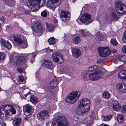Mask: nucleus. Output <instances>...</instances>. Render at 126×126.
<instances>
[{
    "instance_id": "nucleus-1",
    "label": "nucleus",
    "mask_w": 126,
    "mask_h": 126,
    "mask_svg": "<svg viewBox=\"0 0 126 126\" xmlns=\"http://www.w3.org/2000/svg\"><path fill=\"white\" fill-rule=\"evenodd\" d=\"M0 118L1 119L5 117L6 120L11 121L13 119L11 114H15L16 113L15 109L11 106L6 105L2 107L0 109Z\"/></svg>"
},
{
    "instance_id": "nucleus-2",
    "label": "nucleus",
    "mask_w": 126,
    "mask_h": 126,
    "mask_svg": "<svg viewBox=\"0 0 126 126\" xmlns=\"http://www.w3.org/2000/svg\"><path fill=\"white\" fill-rule=\"evenodd\" d=\"M79 102L76 110V113L79 115L88 113L90 107V100L87 98H82L79 101Z\"/></svg>"
},
{
    "instance_id": "nucleus-3",
    "label": "nucleus",
    "mask_w": 126,
    "mask_h": 126,
    "mask_svg": "<svg viewBox=\"0 0 126 126\" xmlns=\"http://www.w3.org/2000/svg\"><path fill=\"white\" fill-rule=\"evenodd\" d=\"M53 126H70L64 116H60L55 118L53 120Z\"/></svg>"
},
{
    "instance_id": "nucleus-4",
    "label": "nucleus",
    "mask_w": 126,
    "mask_h": 126,
    "mask_svg": "<svg viewBox=\"0 0 126 126\" xmlns=\"http://www.w3.org/2000/svg\"><path fill=\"white\" fill-rule=\"evenodd\" d=\"M79 97L78 92H74L70 93L65 98V101L67 103L73 104L77 101Z\"/></svg>"
},
{
    "instance_id": "nucleus-5",
    "label": "nucleus",
    "mask_w": 126,
    "mask_h": 126,
    "mask_svg": "<svg viewBox=\"0 0 126 126\" xmlns=\"http://www.w3.org/2000/svg\"><path fill=\"white\" fill-rule=\"evenodd\" d=\"M106 71L104 68L102 67L99 70L96 71L94 73L91 74L88 76L91 80H96L100 78V76L98 75L103 74L106 72Z\"/></svg>"
},
{
    "instance_id": "nucleus-6",
    "label": "nucleus",
    "mask_w": 126,
    "mask_h": 126,
    "mask_svg": "<svg viewBox=\"0 0 126 126\" xmlns=\"http://www.w3.org/2000/svg\"><path fill=\"white\" fill-rule=\"evenodd\" d=\"M115 6L116 11L119 14H124L126 13V6L122 4L121 1H118L115 2Z\"/></svg>"
},
{
    "instance_id": "nucleus-7",
    "label": "nucleus",
    "mask_w": 126,
    "mask_h": 126,
    "mask_svg": "<svg viewBox=\"0 0 126 126\" xmlns=\"http://www.w3.org/2000/svg\"><path fill=\"white\" fill-rule=\"evenodd\" d=\"M41 0H28L27 5L30 6L32 11H36L39 9V5Z\"/></svg>"
},
{
    "instance_id": "nucleus-8",
    "label": "nucleus",
    "mask_w": 126,
    "mask_h": 126,
    "mask_svg": "<svg viewBox=\"0 0 126 126\" xmlns=\"http://www.w3.org/2000/svg\"><path fill=\"white\" fill-rule=\"evenodd\" d=\"M53 60L54 62L59 63H63L64 61L62 55L59 52H55L52 54Z\"/></svg>"
},
{
    "instance_id": "nucleus-9",
    "label": "nucleus",
    "mask_w": 126,
    "mask_h": 126,
    "mask_svg": "<svg viewBox=\"0 0 126 126\" xmlns=\"http://www.w3.org/2000/svg\"><path fill=\"white\" fill-rule=\"evenodd\" d=\"M118 17L115 14L112 13L110 14H107L105 15L104 20L106 22L108 23H111L115 20H117Z\"/></svg>"
},
{
    "instance_id": "nucleus-10",
    "label": "nucleus",
    "mask_w": 126,
    "mask_h": 126,
    "mask_svg": "<svg viewBox=\"0 0 126 126\" xmlns=\"http://www.w3.org/2000/svg\"><path fill=\"white\" fill-rule=\"evenodd\" d=\"M91 15L85 13L81 16L80 20L85 24H88L92 22L93 20L91 19Z\"/></svg>"
},
{
    "instance_id": "nucleus-11",
    "label": "nucleus",
    "mask_w": 126,
    "mask_h": 126,
    "mask_svg": "<svg viewBox=\"0 0 126 126\" xmlns=\"http://www.w3.org/2000/svg\"><path fill=\"white\" fill-rule=\"evenodd\" d=\"M98 50L99 55L102 57H106L110 53V52L108 47H99Z\"/></svg>"
},
{
    "instance_id": "nucleus-12",
    "label": "nucleus",
    "mask_w": 126,
    "mask_h": 126,
    "mask_svg": "<svg viewBox=\"0 0 126 126\" xmlns=\"http://www.w3.org/2000/svg\"><path fill=\"white\" fill-rule=\"evenodd\" d=\"M10 61L11 63L15 65H21L24 63L23 60L22 59V57L17 56L13 59L10 58Z\"/></svg>"
},
{
    "instance_id": "nucleus-13",
    "label": "nucleus",
    "mask_w": 126,
    "mask_h": 126,
    "mask_svg": "<svg viewBox=\"0 0 126 126\" xmlns=\"http://www.w3.org/2000/svg\"><path fill=\"white\" fill-rule=\"evenodd\" d=\"M70 15L68 11L62 10L61 12L60 18L63 21H68L70 18Z\"/></svg>"
},
{
    "instance_id": "nucleus-14",
    "label": "nucleus",
    "mask_w": 126,
    "mask_h": 126,
    "mask_svg": "<svg viewBox=\"0 0 126 126\" xmlns=\"http://www.w3.org/2000/svg\"><path fill=\"white\" fill-rule=\"evenodd\" d=\"M60 4V0H48L47 5L49 7L54 8L58 7Z\"/></svg>"
},
{
    "instance_id": "nucleus-15",
    "label": "nucleus",
    "mask_w": 126,
    "mask_h": 126,
    "mask_svg": "<svg viewBox=\"0 0 126 126\" xmlns=\"http://www.w3.org/2000/svg\"><path fill=\"white\" fill-rule=\"evenodd\" d=\"M33 29L34 31L39 34L40 35L43 32V29L42 26L39 23H35L33 26Z\"/></svg>"
},
{
    "instance_id": "nucleus-16",
    "label": "nucleus",
    "mask_w": 126,
    "mask_h": 126,
    "mask_svg": "<svg viewBox=\"0 0 126 126\" xmlns=\"http://www.w3.org/2000/svg\"><path fill=\"white\" fill-rule=\"evenodd\" d=\"M48 115L47 110H42L37 114L38 119L41 121L45 120L46 118H47Z\"/></svg>"
},
{
    "instance_id": "nucleus-17",
    "label": "nucleus",
    "mask_w": 126,
    "mask_h": 126,
    "mask_svg": "<svg viewBox=\"0 0 126 126\" xmlns=\"http://www.w3.org/2000/svg\"><path fill=\"white\" fill-rule=\"evenodd\" d=\"M24 108V113L26 116L30 115L34 111L33 108L29 104L26 105Z\"/></svg>"
},
{
    "instance_id": "nucleus-18",
    "label": "nucleus",
    "mask_w": 126,
    "mask_h": 126,
    "mask_svg": "<svg viewBox=\"0 0 126 126\" xmlns=\"http://www.w3.org/2000/svg\"><path fill=\"white\" fill-rule=\"evenodd\" d=\"M41 62L42 65L47 68L51 69L53 68L52 63L49 60H42L41 61Z\"/></svg>"
},
{
    "instance_id": "nucleus-19",
    "label": "nucleus",
    "mask_w": 126,
    "mask_h": 126,
    "mask_svg": "<svg viewBox=\"0 0 126 126\" xmlns=\"http://www.w3.org/2000/svg\"><path fill=\"white\" fill-rule=\"evenodd\" d=\"M117 89L122 93L126 92V84L119 83L117 84L116 86Z\"/></svg>"
},
{
    "instance_id": "nucleus-20",
    "label": "nucleus",
    "mask_w": 126,
    "mask_h": 126,
    "mask_svg": "<svg viewBox=\"0 0 126 126\" xmlns=\"http://www.w3.org/2000/svg\"><path fill=\"white\" fill-rule=\"evenodd\" d=\"M72 52L73 55L76 58L79 57L81 55L80 51L79 49L77 48H72Z\"/></svg>"
},
{
    "instance_id": "nucleus-21",
    "label": "nucleus",
    "mask_w": 126,
    "mask_h": 126,
    "mask_svg": "<svg viewBox=\"0 0 126 126\" xmlns=\"http://www.w3.org/2000/svg\"><path fill=\"white\" fill-rule=\"evenodd\" d=\"M10 38L12 41H15L17 44V45L22 40L19 36L15 34L12 35Z\"/></svg>"
},
{
    "instance_id": "nucleus-22",
    "label": "nucleus",
    "mask_w": 126,
    "mask_h": 126,
    "mask_svg": "<svg viewBox=\"0 0 126 126\" xmlns=\"http://www.w3.org/2000/svg\"><path fill=\"white\" fill-rule=\"evenodd\" d=\"M0 43L5 47L7 48L9 50L12 47V46L10 43L7 41H5L3 39H1Z\"/></svg>"
},
{
    "instance_id": "nucleus-23",
    "label": "nucleus",
    "mask_w": 126,
    "mask_h": 126,
    "mask_svg": "<svg viewBox=\"0 0 126 126\" xmlns=\"http://www.w3.org/2000/svg\"><path fill=\"white\" fill-rule=\"evenodd\" d=\"M118 78L122 80L126 79V70H122L118 74Z\"/></svg>"
},
{
    "instance_id": "nucleus-24",
    "label": "nucleus",
    "mask_w": 126,
    "mask_h": 126,
    "mask_svg": "<svg viewBox=\"0 0 126 126\" xmlns=\"http://www.w3.org/2000/svg\"><path fill=\"white\" fill-rule=\"evenodd\" d=\"M94 120V118L90 116L87 117L85 120L84 122L87 126H90L92 124V122Z\"/></svg>"
},
{
    "instance_id": "nucleus-25",
    "label": "nucleus",
    "mask_w": 126,
    "mask_h": 126,
    "mask_svg": "<svg viewBox=\"0 0 126 126\" xmlns=\"http://www.w3.org/2000/svg\"><path fill=\"white\" fill-rule=\"evenodd\" d=\"M121 105L120 104L117 102H115L113 104V107L114 110L115 111H119L121 109Z\"/></svg>"
},
{
    "instance_id": "nucleus-26",
    "label": "nucleus",
    "mask_w": 126,
    "mask_h": 126,
    "mask_svg": "<svg viewBox=\"0 0 126 126\" xmlns=\"http://www.w3.org/2000/svg\"><path fill=\"white\" fill-rule=\"evenodd\" d=\"M36 55V53H30L26 55H23L22 57V59L23 60L24 62V60H27L28 58H29L31 57V56H34Z\"/></svg>"
},
{
    "instance_id": "nucleus-27",
    "label": "nucleus",
    "mask_w": 126,
    "mask_h": 126,
    "mask_svg": "<svg viewBox=\"0 0 126 126\" xmlns=\"http://www.w3.org/2000/svg\"><path fill=\"white\" fill-rule=\"evenodd\" d=\"M59 83L58 79H54L53 81L50 83V85L53 88H55Z\"/></svg>"
},
{
    "instance_id": "nucleus-28",
    "label": "nucleus",
    "mask_w": 126,
    "mask_h": 126,
    "mask_svg": "<svg viewBox=\"0 0 126 126\" xmlns=\"http://www.w3.org/2000/svg\"><path fill=\"white\" fill-rule=\"evenodd\" d=\"M20 47L22 48H25L27 47V41H23L22 40L21 41L18 45Z\"/></svg>"
},
{
    "instance_id": "nucleus-29",
    "label": "nucleus",
    "mask_w": 126,
    "mask_h": 126,
    "mask_svg": "<svg viewBox=\"0 0 126 126\" xmlns=\"http://www.w3.org/2000/svg\"><path fill=\"white\" fill-rule=\"evenodd\" d=\"M21 119L20 118H17L13 121V124L14 126H18L20 125L21 122Z\"/></svg>"
},
{
    "instance_id": "nucleus-30",
    "label": "nucleus",
    "mask_w": 126,
    "mask_h": 126,
    "mask_svg": "<svg viewBox=\"0 0 126 126\" xmlns=\"http://www.w3.org/2000/svg\"><path fill=\"white\" fill-rule=\"evenodd\" d=\"M103 36L101 33L99 32L97 33L95 38L97 41H101L103 39Z\"/></svg>"
},
{
    "instance_id": "nucleus-31",
    "label": "nucleus",
    "mask_w": 126,
    "mask_h": 126,
    "mask_svg": "<svg viewBox=\"0 0 126 126\" xmlns=\"http://www.w3.org/2000/svg\"><path fill=\"white\" fill-rule=\"evenodd\" d=\"M30 100L31 102L34 104L37 103L38 101V100L37 98L33 95L31 96Z\"/></svg>"
},
{
    "instance_id": "nucleus-32",
    "label": "nucleus",
    "mask_w": 126,
    "mask_h": 126,
    "mask_svg": "<svg viewBox=\"0 0 126 126\" xmlns=\"http://www.w3.org/2000/svg\"><path fill=\"white\" fill-rule=\"evenodd\" d=\"M6 4L10 6H14L15 4V0H5Z\"/></svg>"
},
{
    "instance_id": "nucleus-33",
    "label": "nucleus",
    "mask_w": 126,
    "mask_h": 126,
    "mask_svg": "<svg viewBox=\"0 0 126 126\" xmlns=\"http://www.w3.org/2000/svg\"><path fill=\"white\" fill-rule=\"evenodd\" d=\"M124 116L121 114L119 115L117 117V121L119 123L123 122L124 121Z\"/></svg>"
},
{
    "instance_id": "nucleus-34",
    "label": "nucleus",
    "mask_w": 126,
    "mask_h": 126,
    "mask_svg": "<svg viewBox=\"0 0 126 126\" xmlns=\"http://www.w3.org/2000/svg\"><path fill=\"white\" fill-rule=\"evenodd\" d=\"M48 42L50 45H53L56 43V39L52 37L50 38L48 40Z\"/></svg>"
},
{
    "instance_id": "nucleus-35",
    "label": "nucleus",
    "mask_w": 126,
    "mask_h": 126,
    "mask_svg": "<svg viewBox=\"0 0 126 126\" xmlns=\"http://www.w3.org/2000/svg\"><path fill=\"white\" fill-rule=\"evenodd\" d=\"M102 96L105 98L108 99L110 97V94L109 92H106L103 93Z\"/></svg>"
},
{
    "instance_id": "nucleus-36",
    "label": "nucleus",
    "mask_w": 126,
    "mask_h": 126,
    "mask_svg": "<svg viewBox=\"0 0 126 126\" xmlns=\"http://www.w3.org/2000/svg\"><path fill=\"white\" fill-rule=\"evenodd\" d=\"M112 118L111 115H109L106 116H103L102 117V120L105 121H108L110 120Z\"/></svg>"
},
{
    "instance_id": "nucleus-37",
    "label": "nucleus",
    "mask_w": 126,
    "mask_h": 126,
    "mask_svg": "<svg viewBox=\"0 0 126 126\" xmlns=\"http://www.w3.org/2000/svg\"><path fill=\"white\" fill-rule=\"evenodd\" d=\"M118 59L122 62H124L126 61V56L123 55L119 56L118 58Z\"/></svg>"
},
{
    "instance_id": "nucleus-38",
    "label": "nucleus",
    "mask_w": 126,
    "mask_h": 126,
    "mask_svg": "<svg viewBox=\"0 0 126 126\" xmlns=\"http://www.w3.org/2000/svg\"><path fill=\"white\" fill-rule=\"evenodd\" d=\"M101 101V99L100 96L94 99V103L96 105H98L100 104Z\"/></svg>"
},
{
    "instance_id": "nucleus-39",
    "label": "nucleus",
    "mask_w": 126,
    "mask_h": 126,
    "mask_svg": "<svg viewBox=\"0 0 126 126\" xmlns=\"http://www.w3.org/2000/svg\"><path fill=\"white\" fill-rule=\"evenodd\" d=\"M75 38L74 39V42L76 44H78L80 42V40L79 37L78 36H75Z\"/></svg>"
},
{
    "instance_id": "nucleus-40",
    "label": "nucleus",
    "mask_w": 126,
    "mask_h": 126,
    "mask_svg": "<svg viewBox=\"0 0 126 126\" xmlns=\"http://www.w3.org/2000/svg\"><path fill=\"white\" fill-rule=\"evenodd\" d=\"M46 24L47 26V30L50 32H51L53 29V25H48L47 23Z\"/></svg>"
},
{
    "instance_id": "nucleus-41",
    "label": "nucleus",
    "mask_w": 126,
    "mask_h": 126,
    "mask_svg": "<svg viewBox=\"0 0 126 126\" xmlns=\"http://www.w3.org/2000/svg\"><path fill=\"white\" fill-rule=\"evenodd\" d=\"M110 42L111 44L114 46H116L117 45L118 43L115 39H113L111 40Z\"/></svg>"
},
{
    "instance_id": "nucleus-42",
    "label": "nucleus",
    "mask_w": 126,
    "mask_h": 126,
    "mask_svg": "<svg viewBox=\"0 0 126 126\" xmlns=\"http://www.w3.org/2000/svg\"><path fill=\"white\" fill-rule=\"evenodd\" d=\"M5 57V54L3 52L0 53V61L1 60H3Z\"/></svg>"
},
{
    "instance_id": "nucleus-43",
    "label": "nucleus",
    "mask_w": 126,
    "mask_h": 126,
    "mask_svg": "<svg viewBox=\"0 0 126 126\" xmlns=\"http://www.w3.org/2000/svg\"><path fill=\"white\" fill-rule=\"evenodd\" d=\"M80 33L81 35L83 37H85L86 36V34H85V33L84 32V30H80Z\"/></svg>"
},
{
    "instance_id": "nucleus-44",
    "label": "nucleus",
    "mask_w": 126,
    "mask_h": 126,
    "mask_svg": "<svg viewBox=\"0 0 126 126\" xmlns=\"http://www.w3.org/2000/svg\"><path fill=\"white\" fill-rule=\"evenodd\" d=\"M41 15L42 16L46 17L47 16V13L46 10L43 11L41 13Z\"/></svg>"
},
{
    "instance_id": "nucleus-45",
    "label": "nucleus",
    "mask_w": 126,
    "mask_h": 126,
    "mask_svg": "<svg viewBox=\"0 0 126 126\" xmlns=\"http://www.w3.org/2000/svg\"><path fill=\"white\" fill-rule=\"evenodd\" d=\"M124 36L123 41L124 43H126V31H125L123 34Z\"/></svg>"
},
{
    "instance_id": "nucleus-46",
    "label": "nucleus",
    "mask_w": 126,
    "mask_h": 126,
    "mask_svg": "<svg viewBox=\"0 0 126 126\" xmlns=\"http://www.w3.org/2000/svg\"><path fill=\"white\" fill-rule=\"evenodd\" d=\"M17 71L20 73H21L23 72L22 69L20 67H18L17 68Z\"/></svg>"
},
{
    "instance_id": "nucleus-47",
    "label": "nucleus",
    "mask_w": 126,
    "mask_h": 126,
    "mask_svg": "<svg viewBox=\"0 0 126 126\" xmlns=\"http://www.w3.org/2000/svg\"><path fill=\"white\" fill-rule=\"evenodd\" d=\"M36 55H36L34 56H31V57L30 58H29L30 60V61L31 63H33L34 61L35 60L34 59V58L35 57Z\"/></svg>"
},
{
    "instance_id": "nucleus-48",
    "label": "nucleus",
    "mask_w": 126,
    "mask_h": 126,
    "mask_svg": "<svg viewBox=\"0 0 126 126\" xmlns=\"http://www.w3.org/2000/svg\"><path fill=\"white\" fill-rule=\"evenodd\" d=\"M18 78L20 81L21 82H23L24 80V78L22 76H19Z\"/></svg>"
},
{
    "instance_id": "nucleus-49",
    "label": "nucleus",
    "mask_w": 126,
    "mask_h": 126,
    "mask_svg": "<svg viewBox=\"0 0 126 126\" xmlns=\"http://www.w3.org/2000/svg\"><path fill=\"white\" fill-rule=\"evenodd\" d=\"M0 124L1 126H6V124L2 120L0 121Z\"/></svg>"
},
{
    "instance_id": "nucleus-50",
    "label": "nucleus",
    "mask_w": 126,
    "mask_h": 126,
    "mask_svg": "<svg viewBox=\"0 0 126 126\" xmlns=\"http://www.w3.org/2000/svg\"><path fill=\"white\" fill-rule=\"evenodd\" d=\"M24 11L25 13L28 14H29L30 13V11L28 9H24Z\"/></svg>"
},
{
    "instance_id": "nucleus-51",
    "label": "nucleus",
    "mask_w": 126,
    "mask_h": 126,
    "mask_svg": "<svg viewBox=\"0 0 126 126\" xmlns=\"http://www.w3.org/2000/svg\"><path fill=\"white\" fill-rule=\"evenodd\" d=\"M122 51L123 53H126V46H124L122 48Z\"/></svg>"
},
{
    "instance_id": "nucleus-52",
    "label": "nucleus",
    "mask_w": 126,
    "mask_h": 126,
    "mask_svg": "<svg viewBox=\"0 0 126 126\" xmlns=\"http://www.w3.org/2000/svg\"><path fill=\"white\" fill-rule=\"evenodd\" d=\"M53 88L52 87H51L50 85V86L48 87V89L47 90L48 91L50 92H52V89L53 88Z\"/></svg>"
},
{
    "instance_id": "nucleus-53",
    "label": "nucleus",
    "mask_w": 126,
    "mask_h": 126,
    "mask_svg": "<svg viewBox=\"0 0 126 126\" xmlns=\"http://www.w3.org/2000/svg\"><path fill=\"white\" fill-rule=\"evenodd\" d=\"M93 66H92L89 67L88 68V70L89 71H92L94 70L93 68Z\"/></svg>"
},
{
    "instance_id": "nucleus-54",
    "label": "nucleus",
    "mask_w": 126,
    "mask_h": 126,
    "mask_svg": "<svg viewBox=\"0 0 126 126\" xmlns=\"http://www.w3.org/2000/svg\"><path fill=\"white\" fill-rule=\"evenodd\" d=\"M93 67L94 70H96L98 68V66L96 65H94L93 66Z\"/></svg>"
},
{
    "instance_id": "nucleus-55",
    "label": "nucleus",
    "mask_w": 126,
    "mask_h": 126,
    "mask_svg": "<svg viewBox=\"0 0 126 126\" xmlns=\"http://www.w3.org/2000/svg\"><path fill=\"white\" fill-rule=\"evenodd\" d=\"M123 109L125 112H126V105L123 107Z\"/></svg>"
},
{
    "instance_id": "nucleus-56",
    "label": "nucleus",
    "mask_w": 126,
    "mask_h": 126,
    "mask_svg": "<svg viewBox=\"0 0 126 126\" xmlns=\"http://www.w3.org/2000/svg\"><path fill=\"white\" fill-rule=\"evenodd\" d=\"M5 14L7 16H9L10 15V12L9 11H8Z\"/></svg>"
},
{
    "instance_id": "nucleus-57",
    "label": "nucleus",
    "mask_w": 126,
    "mask_h": 126,
    "mask_svg": "<svg viewBox=\"0 0 126 126\" xmlns=\"http://www.w3.org/2000/svg\"><path fill=\"white\" fill-rule=\"evenodd\" d=\"M111 52L113 53H115L116 52V50L115 49H112L111 50Z\"/></svg>"
},
{
    "instance_id": "nucleus-58",
    "label": "nucleus",
    "mask_w": 126,
    "mask_h": 126,
    "mask_svg": "<svg viewBox=\"0 0 126 126\" xmlns=\"http://www.w3.org/2000/svg\"><path fill=\"white\" fill-rule=\"evenodd\" d=\"M112 61L115 63L117 64V61L115 59H113L112 60Z\"/></svg>"
},
{
    "instance_id": "nucleus-59",
    "label": "nucleus",
    "mask_w": 126,
    "mask_h": 126,
    "mask_svg": "<svg viewBox=\"0 0 126 126\" xmlns=\"http://www.w3.org/2000/svg\"><path fill=\"white\" fill-rule=\"evenodd\" d=\"M99 126H109L107 124H102L100 125Z\"/></svg>"
},
{
    "instance_id": "nucleus-60",
    "label": "nucleus",
    "mask_w": 126,
    "mask_h": 126,
    "mask_svg": "<svg viewBox=\"0 0 126 126\" xmlns=\"http://www.w3.org/2000/svg\"><path fill=\"white\" fill-rule=\"evenodd\" d=\"M124 67L123 65H121L119 66V67L121 68H122Z\"/></svg>"
},
{
    "instance_id": "nucleus-61",
    "label": "nucleus",
    "mask_w": 126,
    "mask_h": 126,
    "mask_svg": "<svg viewBox=\"0 0 126 126\" xmlns=\"http://www.w3.org/2000/svg\"><path fill=\"white\" fill-rule=\"evenodd\" d=\"M55 22L56 23H57L58 22V20H55Z\"/></svg>"
},
{
    "instance_id": "nucleus-62",
    "label": "nucleus",
    "mask_w": 126,
    "mask_h": 126,
    "mask_svg": "<svg viewBox=\"0 0 126 126\" xmlns=\"http://www.w3.org/2000/svg\"><path fill=\"white\" fill-rule=\"evenodd\" d=\"M1 19H2V21H3V20L4 19V17H1Z\"/></svg>"
},
{
    "instance_id": "nucleus-63",
    "label": "nucleus",
    "mask_w": 126,
    "mask_h": 126,
    "mask_svg": "<svg viewBox=\"0 0 126 126\" xmlns=\"http://www.w3.org/2000/svg\"><path fill=\"white\" fill-rule=\"evenodd\" d=\"M100 60H98L97 62V63H100Z\"/></svg>"
},
{
    "instance_id": "nucleus-64",
    "label": "nucleus",
    "mask_w": 126,
    "mask_h": 126,
    "mask_svg": "<svg viewBox=\"0 0 126 126\" xmlns=\"http://www.w3.org/2000/svg\"><path fill=\"white\" fill-rule=\"evenodd\" d=\"M30 94V93H27V94H26V96H27V95H29V94Z\"/></svg>"
}]
</instances>
